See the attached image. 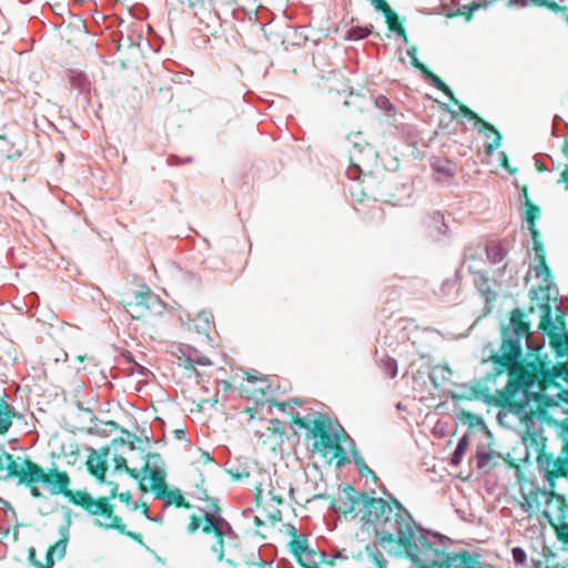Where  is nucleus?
<instances>
[{"label":"nucleus","instance_id":"nucleus-20","mask_svg":"<svg viewBox=\"0 0 568 568\" xmlns=\"http://www.w3.org/2000/svg\"><path fill=\"white\" fill-rule=\"evenodd\" d=\"M295 558L303 568H320L323 562H326L328 566L334 565V559L326 560V554L324 551L317 552L312 548H308Z\"/></svg>","mask_w":568,"mask_h":568},{"label":"nucleus","instance_id":"nucleus-64","mask_svg":"<svg viewBox=\"0 0 568 568\" xmlns=\"http://www.w3.org/2000/svg\"><path fill=\"white\" fill-rule=\"evenodd\" d=\"M536 166L539 171H546L547 170V166L540 162V161H536Z\"/></svg>","mask_w":568,"mask_h":568},{"label":"nucleus","instance_id":"nucleus-27","mask_svg":"<svg viewBox=\"0 0 568 568\" xmlns=\"http://www.w3.org/2000/svg\"><path fill=\"white\" fill-rule=\"evenodd\" d=\"M475 283L481 295L485 297L486 305L488 306L496 298V294L490 288L488 278L484 274H478Z\"/></svg>","mask_w":568,"mask_h":568},{"label":"nucleus","instance_id":"nucleus-37","mask_svg":"<svg viewBox=\"0 0 568 568\" xmlns=\"http://www.w3.org/2000/svg\"><path fill=\"white\" fill-rule=\"evenodd\" d=\"M513 561L517 566H524L527 560L526 551L521 547H514L511 549Z\"/></svg>","mask_w":568,"mask_h":568},{"label":"nucleus","instance_id":"nucleus-16","mask_svg":"<svg viewBox=\"0 0 568 568\" xmlns=\"http://www.w3.org/2000/svg\"><path fill=\"white\" fill-rule=\"evenodd\" d=\"M106 455L108 448H105L102 454H97V452L93 450L85 462L88 471L100 483L104 481L105 473L108 470Z\"/></svg>","mask_w":568,"mask_h":568},{"label":"nucleus","instance_id":"nucleus-63","mask_svg":"<svg viewBox=\"0 0 568 568\" xmlns=\"http://www.w3.org/2000/svg\"><path fill=\"white\" fill-rule=\"evenodd\" d=\"M506 255L507 251L501 245H499V262H501Z\"/></svg>","mask_w":568,"mask_h":568},{"label":"nucleus","instance_id":"nucleus-32","mask_svg":"<svg viewBox=\"0 0 568 568\" xmlns=\"http://www.w3.org/2000/svg\"><path fill=\"white\" fill-rule=\"evenodd\" d=\"M290 548L294 557H297L302 552L306 551L310 548L306 536L300 535L292 539L290 542Z\"/></svg>","mask_w":568,"mask_h":568},{"label":"nucleus","instance_id":"nucleus-17","mask_svg":"<svg viewBox=\"0 0 568 568\" xmlns=\"http://www.w3.org/2000/svg\"><path fill=\"white\" fill-rule=\"evenodd\" d=\"M174 354L178 358V364L189 372L195 371V365L206 366L211 364L207 357L197 356L196 352L192 349L179 347Z\"/></svg>","mask_w":568,"mask_h":568},{"label":"nucleus","instance_id":"nucleus-42","mask_svg":"<svg viewBox=\"0 0 568 568\" xmlns=\"http://www.w3.org/2000/svg\"><path fill=\"white\" fill-rule=\"evenodd\" d=\"M474 123L476 126H478L480 132L486 134V131H489L497 135V129L493 124L484 121L481 118L480 121H474Z\"/></svg>","mask_w":568,"mask_h":568},{"label":"nucleus","instance_id":"nucleus-49","mask_svg":"<svg viewBox=\"0 0 568 568\" xmlns=\"http://www.w3.org/2000/svg\"><path fill=\"white\" fill-rule=\"evenodd\" d=\"M568 414V410L566 412ZM558 426L561 430V435H568V417L558 423Z\"/></svg>","mask_w":568,"mask_h":568},{"label":"nucleus","instance_id":"nucleus-21","mask_svg":"<svg viewBox=\"0 0 568 568\" xmlns=\"http://www.w3.org/2000/svg\"><path fill=\"white\" fill-rule=\"evenodd\" d=\"M496 0H473L468 4H465L458 8L454 13L449 14V17H464L466 21H469L475 12L477 11H487Z\"/></svg>","mask_w":568,"mask_h":568},{"label":"nucleus","instance_id":"nucleus-38","mask_svg":"<svg viewBox=\"0 0 568 568\" xmlns=\"http://www.w3.org/2000/svg\"><path fill=\"white\" fill-rule=\"evenodd\" d=\"M267 430H270L273 435H276L278 437H282L285 434V427L283 426V423L277 418L270 420V426L267 427Z\"/></svg>","mask_w":568,"mask_h":568},{"label":"nucleus","instance_id":"nucleus-56","mask_svg":"<svg viewBox=\"0 0 568 568\" xmlns=\"http://www.w3.org/2000/svg\"><path fill=\"white\" fill-rule=\"evenodd\" d=\"M254 499H255V505L260 506L261 499H262V489H261V487L256 488Z\"/></svg>","mask_w":568,"mask_h":568},{"label":"nucleus","instance_id":"nucleus-62","mask_svg":"<svg viewBox=\"0 0 568 568\" xmlns=\"http://www.w3.org/2000/svg\"><path fill=\"white\" fill-rule=\"evenodd\" d=\"M201 456H202L204 463H209V462L213 460V458L210 456V454L207 452H201Z\"/></svg>","mask_w":568,"mask_h":568},{"label":"nucleus","instance_id":"nucleus-43","mask_svg":"<svg viewBox=\"0 0 568 568\" xmlns=\"http://www.w3.org/2000/svg\"><path fill=\"white\" fill-rule=\"evenodd\" d=\"M375 104L381 110H384V111H387V112L393 109V105H392L390 101L386 97H384V95H378L375 99Z\"/></svg>","mask_w":568,"mask_h":568},{"label":"nucleus","instance_id":"nucleus-8","mask_svg":"<svg viewBox=\"0 0 568 568\" xmlns=\"http://www.w3.org/2000/svg\"><path fill=\"white\" fill-rule=\"evenodd\" d=\"M347 141L349 143L347 175L355 180L361 175L363 179L371 178L378 165V152L366 141L362 132L348 134Z\"/></svg>","mask_w":568,"mask_h":568},{"label":"nucleus","instance_id":"nucleus-53","mask_svg":"<svg viewBox=\"0 0 568 568\" xmlns=\"http://www.w3.org/2000/svg\"><path fill=\"white\" fill-rule=\"evenodd\" d=\"M491 362L493 364L497 365V352L491 351L487 358L483 359V363Z\"/></svg>","mask_w":568,"mask_h":568},{"label":"nucleus","instance_id":"nucleus-36","mask_svg":"<svg viewBox=\"0 0 568 568\" xmlns=\"http://www.w3.org/2000/svg\"><path fill=\"white\" fill-rule=\"evenodd\" d=\"M407 54L410 58V63L414 68L419 70L422 73L426 72L427 67L417 59V47L413 45L407 50Z\"/></svg>","mask_w":568,"mask_h":568},{"label":"nucleus","instance_id":"nucleus-24","mask_svg":"<svg viewBox=\"0 0 568 568\" xmlns=\"http://www.w3.org/2000/svg\"><path fill=\"white\" fill-rule=\"evenodd\" d=\"M525 195V205H526V212H525V221L527 223V227L531 234V237H536L539 235L538 231L536 230V220L540 217V209L537 205H534L530 203L527 196V191L524 190Z\"/></svg>","mask_w":568,"mask_h":568},{"label":"nucleus","instance_id":"nucleus-55","mask_svg":"<svg viewBox=\"0 0 568 568\" xmlns=\"http://www.w3.org/2000/svg\"><path fill=\"white\" fill-rule=\"evenodd\" d=\"M548 4V0H529V7L537 6V7H546Z\"/></svg>","mask_w":568,"mask_h":568},{"label":"nucleus","instance_id":"nucleus-40","mask_svg":"<svg viewBox=\"0 0 568 568\" xmlns=\"http://www.w3.org/2000/svg\"><path fill=\"white\" fill-rule=\"evenodd\" d=\"M546 8H548L549 10H551L555 13H562L565 19L568 16V7L567 6H562L559 2L557 3L555 1L548 0V4L546 6Z\"/></svg>","mask_w":568,"mask_h":568},{"label":"nucleus","instance_id":"nucleus-9","mask_svg":"<svg viewBox=\"0 0 568 568\" xmlns=\"http://www.w3.org/2000/svg\"><path fill=\"white\" fill-rule=\"evenodd\" d=\"M458 419L462 424L467 425L470 429H477L480 433V442L477 447V467L484 471H490L496 466V454L494 448V436L488 430L485 422L481 417L467 412L462 410L458 414Z\"/></svg>","mask_w":568,"mask_h":568},{"label":"nucleus","instance_id":"nucleus-50","mask_svg":"<svg viewBox=\"0 0 568 568\" xmlns=\"http://www.w3.org/2000/svg\"><path fill=\"white\" fill-rule=\"evenodd\" d=\"M568 414V410L566 412ZM558 426L561 430V435H568V417L558 423Z\"/></svg>","mask_w":568,"mask_h":568},{"label":"nucleus","instance_id":"nucleus-44","mask_svg":"<svg viewBox=\"0 0 568 568\" xmlns=\"http://www.w3.org/2000/svg\"><path fill=\"white\" fill-rule=\"evenodd\" d=\"M28 560L30 561L31 565H33L34 567L37 568H43V565L44 562L42 564L40 560H38L37 558V551H36V548L34 547H30L28 549Z\"/></svg>","mask_w":568,"mask_h":568},{"label":"nucleus","instance_id":"nucleus-59","mask_svg":"<svg viewBox=\"0 0 568 568\" xmlns=\"http://www.w3.org/2000/svg\"><path fill=\"white\" fill-rule=\"evenodd\" d=\"M395 33H396L398 37H400L405 43H408V42H409V40H408V36H407V32H406V29H405L404 27H403V32L397 31V32H395Z\"/></svg>","mask_w":568,"mask_h":568},{"label":"nucleus","instance_id":"nucleus-51","mask_svg":"<svg viewBox=\"0 0 568 568\" xmlns=\"http://www.w3.org/2000/svg\"><path fill=\"white\" fill-rule=\"evenodd\" d=\"M268 519L272 521V523H276V521H280L282 519V513L280 509H275L273 513H271L268 516Z\"/></svg>","mask_w":568,"mask_h":568},{"label":"nucleus","instance_id":"nucleus-14","mask_svg":"<svg viewBox=\"0 0 568 568\" xmlns=\"http://www.w3.org/2000/svg\"><path fill=\"white\" fill-rule=\"evenodd\" d=\"M145 457L146 460L140 471L150 478L151 489L153 490L155 498H163V496H165V490L168 489L164 473L160 469H151L149 462L150 458H159V454H146Z\"/></svg>","mask_w":568,"mask_h":568},{"label":"nucleus","instance_id":"nucleus-12","mask_svg":"<svg viewBox=\"0 0 568 568\" xmlns=\"http://www.w3.org/2000/svg\"><path fill=\"white\" fill-rule=\"evenodd\" d=\"M493 378V375L489 374L484 378L476 379L471 383H466L459 386L460 393L454 394L453 398L455 399H465V400H483L486 404H495L497 405V395L490 393V387L488 385L489 381Z\"/></svg>","mask_w":568,"mask_h":568},{"label":"nucleus","instance_id":"nucleus-19","mask_svg":"<svg viewBox=\"0 0 568 568\" xmlns=\"http://www.w3.org/2000/svg\"><path fill=\"white\" fill-rule=\"evenodd\" d=\"M435 180L438 183H450L456 174L455 164L447 159H438L432 163Z\"/></svg>","mask_w":568,"mask_h":568},{"label":"nucleus","instance_id":"nucleus-35","mask_svg":"<svg viewBox=\"0 0 568 568\" xmlns=\"http://www.w3.org/2000/svg\"><path fill=\"white\" fill-rule=\"evenodd\" d=\"M354 462H355V465L357 466L361 475H363V476H368L369 475L373 478H376L375 473L365 464V462L358 455L356 449H354Z\"/></svg>","mask_w":568,"mask_h":568},{"label":"nucleus","instance_id":"nucleus-33","mask_svg":"<svg viewBox=\"0 0 568 568\" xmlns=\"http://www.w3.org/2000/svg\"><path fill=\"white\" fill-rule=\"evenodd\" d=\"M536 276L542 278L544 282H546L545 288L549 290L551 273L546 261L538 262V265L536 266Z\"/></svg>","mask_w":568,"mask_h":568},{"label":"nucleus","instance_id":"nucleus-1","mask_svg":"<svg viewBox=\"0 0 568 568\" xmlns=\"http://www.w3.org/2000/svg\"><path fill=\"white\" fill-rule=\"evenodd\" d=\"M525 314L520 308L511 313L510 323L501 327L503 342L499 347V374L509 369V382L505 390L499 389V406L508 403L510 410L531 423L529 410V395L531 388L539 382L541 388L554 384L556 378L567 379L568 368L559 365L549 369L545 363L535 361L521 366L523 351L521 338L526 336L527 348L531 353H538L545 345V338L534 343V333L529 331V324L524 321Z\"/></svg>","mask_w":568,"mask_h":568},{"label":"nucleus","instance_id":"nucleus-15","mask_svg":"<svg viewBox=\"0 0 568 568\" xmlns=\"http://www.w3.org/2000/svg\"><path fill=\"white\" fill-rule=\"evenodd\" d=\"M359 503L363 504L362 494L357 496L354 487L346 485L343 488V495L332 501V507L336 513L347 515L354 513Z\"/></svg>","mask_w":568,"mask_h":568},{"label":"nucleus","instance_id":"nucleus-5","mask_svg":"<svg viewBox=\"0 0 568 568\" xmlns=\"http://www.w3.org/2000/svg\"><path fill=\"white\" fill-rule=\"evenodd\" d=\"M1 455L7 462L6 478H17L18 484L28 487L31 496L34 498L41 496V491L37 486L39 483L47 485L52 495L67 491V485L71 484L69 474L64 470H59L57 467L45 471L43 467L30 458H23L18 464L10 453L3 450Z\"/></svg>","mask_w":568,"mask_h":568},{"label":"nucleus","instance_id":"nucleus-57","mask_svg":"<svg viewBox=\"0 0 568 568\" xmlns=\"http://www.w3.org/2000/svg\"><path fill=\"white\" fill-rule=\"evenodd\" d=\"M494 150H495L494 143H486L485 144V152H486L487 155H489V156L493 155Z\"/></svg>","mask_w":568,"mask_h":568},{"label":"nucleus","instance_id":"nucleus-2","mask_svg":"<svg viewBox=\"0 0 568 568\" xmlns=\"http://www.w3.org/2000/svg\"><path fill=\"white\" fill-rule=\"evenodd\" d=\"M362 498V520L374 526L382 544L398 545L406 557L414 561L426 539L416 536V525L410 514L397 500L387 503L383 498L371 497L368 493H363Z\"/></svg>","mask_w":568,"mask_h":568},{"label":"nucleus","instance_id":"nucleus-26","mask_svg":"<svg viewBox=\"0 0 568 568\" xmlns=\"http://www.w3.org/2000/svg\"><path fill=\"white\" fill-rule=\"evenodd\" d=\"M423 74L437 90L447 95L452 102H457V98L454 95L450 88L438 75L433 73L428 68L426 69V72H423Z\"/></svg>","mask_w":568,"mask_h":568},{"label":"nucleus","instance_id":"nucleus-45","mask_svg":"<svg viewBox=\"0 0 568 568\" xmlns=\"http://www.w3.org/2000/svg\"><path fill=\"white\" fill-rule=\"evenodd\" d=\"M140 509L142 515L146 518V519H150V508L148 506V504L145 503H139V501H135V503H132V507H131V510L132 511H135Z\"/></svg>","mask_w":568,"mask_h":568},{"label":"nucleus","instance_id":"nucleus-29","mask_svg":"<svg viewBox=\"0 0 568 568\" xmlns=\"http://www.w3.org/2000/svg\"><path fill=\"white\" fill-rule=\"evenodd\" d=\"M558 539L568 548V509L561 508L557 525Z\"/></svg>","mask_w":568,"mask_h":568},{"label":"nucleus","instance_id":"nucleus-58","mask_svg":"<svg viewBox=\"0 0 568 568\" xmlns=\"http://www.w3.org/2000/svg\"><path fill=\"white\" fill-rule=\"evenodd\" d=\"M395 33H396L398 37H400L405 43H408V42H409V40H408V36H407V32H406V29H405L404 27H403V32L397 31V32H395Z\"/></svg>","mask_w":568,"mask_h":568},{"label":"nucleus","instance_id":"nucleus-28","mask_svg":"<svg viewBox=\"0 0 568 568\" xmlns=\"http://www.w3.org/2000/svg\"><path fill=\"white\" fill-rule=\"evenodd\" d=\"M162 499H165L168 505H174L178 508L190 509L192 507V505L184 499L183 495L179 489H166L165 496H163Z\"/></svg>","mask_w":568,"mask_h":568},{"label":"nucleus","instance_id":"nucleus-31","mask_svg":"<svg viewBox=\"0 0 568 568\" xmlns=\"http://www.w3.org/2000/svg\"><path fill=\"white\" fill-rule=\"evenodd\" d=\"M113 463L115 470H124L133 479L141 478V471L136 468L129 467L126 465V459L122 455H114Z\"/></svg>","mask_w":568,"mask_h":568},{"label":"nucleus","instance_id":"nucleus-41","mask_svg":"<svg viewBox=\"0 0 568 568\" xmlns=\"http://www.w3.org/2000/svg\"><path fill=\"white\" fill-rule=\"evenodd\" d=\"M538 236L532 237L534 240V251H535V258L538 262L546 261L545 256V248L541 242L537 240Z\"/></svg>","mask_w":568,"mask_h":568},{"label":"nucleus","instance_id":"nucleus-6","mask_svg":"<svg viewBox=\"0 0 568 568\" xmlns=\"http://www.w3.org/2000/svg\"><path fill=\"white\" fill-rule=\"evenodd\" d=\"M205 501L203 516H190L187 531L194 534L201 527L204 534H213L215 542L211 546V550L217 556L219 560H222L224 558V535L226 530L231 531V526L221 517V508L215 499L205 498Z\"/></svg>","mask_w":568,"mask_h":568},{"label":"nucleus","instance_id":"nucleus-39","mask_svg":"<svg viewBox=\"0 0 568 568\" xmlns=\"http://www.w3.org/2000/svg\"><path fill=\"white\" fill-rule=\"evenodd\" d=\"M454 104H456L460 111V113L463 115H465L466 118H468L469 120H473V121H480V116L475 113L471 109H469L467 105L463 104L458 99H457V102H453Z\"/></svg>","mask_w":568,"mask_h":568},{"label":"nucleus","instance_id":"nucleus-10","mask_svg":"<svg viewBox=\"0 0 568 568\" xmlns=\"http://www.w3.org/2000/svg\"><path fill=\"white\" fill-rule=\"evenodd\" d=\"M559 406L557 395L550 396L545 393H534L529 395V410L531 412V423H528V419L521 417V415L516 414L520 422L525 425L526 434L529 436H535L538 433L536 427V419H548V413L545 409L546 407H557Z\"/></svg>","mask_w":568,"mask_h":568},{"label":"nucleus","instance_id":"nucleus-25","mask_svg":"<svg viewBox=\"0 0 568 568\" xmlns=\"http://www.w3.org/2000/svg\"><path fill=\"white\" fill-rule=\"evenodd\" d=\"M67 538L59 539L54 545L50 546L45 554L43 568H51L54 565L53 554L57 551L58 557L62 558L65 554Z\"/></svg>","mask_w":568,"mask_h":568},{"label":"nucleus","instance_id":"nucleus-11","mask_svg":"<svg viewBox=\"0 0 568 568\" xmlns=\"http://www.w3.org/2000/svg\"><path fill=\"white\" fill-rule=\"evenodd\" d=\"M542 307H545V312L541 316L540 327L547 333L550 347L554 349L558 358L568 356V334L558 331V327L552 320L548 302H546Z\"/></svg>","mask_w":568,"mask_h":568},{"label":"nucleus","instance_id":"nucleus-48","mask_svg":"<svg viewBox=\"0 0 568 568\" xmlns=\"http://www.w3.org/2000/svg\"><path fill=\"white\" fill-rule=\"evenodd\" d=\"M498 159H499V164L501 166H504L506 170H508L510 173H515L516 170L515 169H510L509 165H508V161H507V155L505 152H499V155H498Z\"/></svg>","mask_w":568,"mask_h":568},{"label":"nucleus","instance_id":"nucleus-54","mask_svg":"<svg viewBox=\"0 0 568 568\" xmlns=\"http://www.w3.org/2000/svg\"><path fill=\"white\" fill-rule=\"evenodd\" d=\"M286 531H287L288 535L292 536V539H294L297 536H300V534L297 532L296 528L293 525H287L286 526Z\"/></svg>","mask_w":568,"mask_h":568},{"label":"nucleus","instance_id":"nucleus-13","mask_svg":"<svg viewBox=\"0 0 568 568\" xmlns=\"http://www.w3.org/2000/svg\"><path fill=\"white\" fill-rule=\"evenodd\" d=\"M156 301V296L146 288L145 291L135 293L134 301L126 302L124 307L132 318L142 320L149 315L151 304H154Z\"/></svg>","mask_w":568,"mask_h":568},{"label":"nucleus","instance_id":"nucleus-23","mask_svg":"<svg viewBox=\"0 0 568 568\" xmlns=\"http://www.w3.org/2000/svg\"><path fill=\"white\" fill-rule=\"evenodd\" d=\"M538 467L544 470L547 475L558 474L559 471H564L566 466H568L567 460H562L558 458L556 460L552 459L551 455H547L541 453L538 456Z\"/></svg>","mask_w":568,"mask_h":568},{"label":"nucleus","instance_id":"nucleus-7","mask_svg":"<svg viewBox=\"0 0 568 568\" xmlns=\"http://www.w3.org/2000/svg\"><path fill=\"white\" fill-rule=\"evenodd\" d=\"M420 567L434 566L437 568H484L479 555L467 550L438 551L427 540L419 546L418 555L413 561Z\"/></svg>","mask_w":568,"mask_h":568},{"label":"nucleus","instance_id":"nucleus-22","mask_svg":"<svg viewBox=\"0 0 568 568\" xmlns=\"http://www.w3.org/2000/svg\"><path fill=\"white\" fill-rule=\"evenodd\" d=\"M17 413L14 407L8 403L6 396L0 397V436H4L13 424ZM2 447L0 446V452Z\"/></svg>","mask_w":568,"mask_h":568},{"label":"nucleus","instance_id":"nucleus-61","mask_svg":"<svg viewBox=\"0 0 568 568\" xmlns=\"http://www.w3.org/2000/svg\"><path fill=\"white\" fill-rule=\"evenodd\" d=\"M196 321H202L204 324H206V325H207V324H209V314H206V313H200V314L197 315Z\"/></svg>","mask_w":568,"mask_h":568},{"label":"nucleus","instance_id":"nucleus-4","mask_svg":"<svg viewBox=\"0 0 568 568\" xmlns=\"http://www.w3.org/2000/svg\"><path fill=\"white\" fill-rule=\"evenodd\" d=\"M292 422L298 428L307 429V437L315 439L312 445L314 453H318L323 457L329 456V460L335 459L338 468L349 463L343 443H354L343 427L338 426V429L334 430L327 416L318 414L313 420H307L297 415L293 417Z\"/></svg>","mask_w":568,"mask_h":568},{"label":"nucleus","instance_id":"nucleus-47","mask_svg":"<svg viewBox=\"0 0 568 568\" xmlns=\"http://www.w3.org/2000/svg\"><path fill=\"white\" fill-rule=\"evenodd\" d=\"M116 498H119L120 501L124 503L130 508L132 507V503H134L133 495L130 490L120 493Z\"/></svg>","mask_w":568,"mask_h":568},{"label":"nucleus","instance_id":"nucleus-46","mask_svg":"<svg viewBox=\"0 0 568 568\" xmlns=\"http://www.w3.org/2000/svg\"><path fill=\"white\" fill-rule=\"evenodd\" d=\"M508 8L523 9L529 7V0H504Z\"/></svg>","mask_w":568,"mask_h":568},{"label":"nucleus","instance_id":"nucleus-34","mask_svg":"<svg viewBox=\"0 0 568 568\" xmlns=\"http://www.w3.org/2000/svg\"><path fill=\"white\" fill-rule=\"evenodd\" d=\"M373 26L369 27H354L348 31V38L352 40H361L372 33Z\"/></svg>","mask_w":568,"mask_h":568},{"label":"nucleus","instance_id":"nucleus-60","mask_svg":"<svg viewBox=\"0 0 568 568\" xmlns=\"http://www.w3.org/2000/svg\"><path fill=\"white\" fill-rule=\"evenodd\" d=\"M270 495H271L272 500H273L276 505H281V504L283 503V498H282V496L276 495V494H273L272 491L270 493Z\"/></svg>","mask_w":568,"mask_h":568},{"label":"nucleus","instance_id":"nucleus-18","mask_svg":"<svg viewBox=\"0 0 568 568\" xmlns=\"http://www.w3.org/2000/svg\"><path fill=\"white\" fill-rule=\"evenodd\" d=\"M371 2L377 11L383 13L388 31L403 32L404 26L398 17V14L388 6L386 0H371Z\"/></svg>","mask_w":568,"mask_h":568},{"label":"nucleus","instance_id":"nucleus-52","mask_svg":"<svg viewBox=\"0 0 568 568\" xmlns=\"http://www.w3.org/2000/svg\"><path fill=\"white\" fill-rule=\"evenodd\" d=\"M558 403L564 402L568 405V390H561L557 394Z\"/></svg>","mask_w":568,"mask_h":568},{"label":"nucleus","instance_id":"nucleus-3","mask_svg":"<svg viewBox=\"0 0 568 568\" xmlns=\"http://www.w3.org/2000/svg\"><path fill=\"white\" fill-rule=\"evenodd\" d=\"M106 484L110 486L109 496L94 498L85 490H71L69 488L70 484L67 485V491L57 493V495H63L71 504L81 507L89 516L94 518V524L98 527L104 530H116L119 534L143 545L142 535L128 530L123 519L115 514V506L110 503L120 494L118 484L114 481H108Z\"/></svg>","mask_w":568,"mask_h":568},{"label":"nucleus","instance_id":"nucleus-30","mask_svg":"<svg viewBox=\"0 0 568 568\" xmlns=\"http://www.w3.org/2000/svg\"><path fill=\"white\" fill-rule=\"evenodd\" d=\"M365 551L373 564L371 568H386V560L375 545H367Z\"/></svg>","mask_w":568,"mask_h":568}]
</instances>
